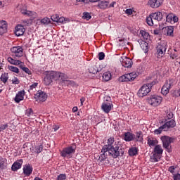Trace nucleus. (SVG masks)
I'll return each mask as SVG.
<instances>
[{
  "label": "nucleus",
  "instance_id": "nucleus-1",
  "mask_svg": "<svg viewBox=\"0 0 180 180\" xmlns=\"http://www.w3.org/2000/svg\"><path fill=\"white\" fill-rule=\"evenodd\" d=\"M101 153H103L98 155L97 162L98 165H105V161L108 158V155L105 153H108L109 157L117 158L120 155L121 157L124 155V148L119 144L118 141H115V137L110 136L107 140V143L103 146Z\"/></svg>",
  "mask_w": 180,
  "mask_h": 180
},
{
  "label": "nucleus",
  "instance_id": "nucleus-2",
  "mask_svg": "<svg viewBox=\"0 0 180 180\" xmlns=\"http://www.w3.org/2000/svg\"><path fill=\"white\" fill-rule=\"evenodd\" d=\"M68 75L65 73L57 72V71H46L45 72V77L44 79V84L46 86L51 85L53 81H63L70 82L72 84V81L68 80Z\"/></svg>",
  "mask_w": 180,
  "mask_h": 180
},
{
  "label": "nucleus",
  "instance_id": "nucleus-3",
  "mask_svg": "<svg viewBox=\"0 0 180 180\" xmlns=\"http://www.w3.org/2000/svg\"><path fill=\"white\" fill-rule=\"evenodd\" d=\"M155 85V81L143 84L138 91L137 95L139 98H144L151 92V88Z\"/></svg>",
  "mask_w": 180,
  "mask_h": 180
},
{
  "label": "nucleus",
  "instance_id": "nucleus-4",
  "mask_svg": "<svg viewBox=\"0 0 180 180\" xmlns=\"http://www.w3.org/2000/svg\"><path fill=\"white\" fill-rule=\"evenodd\" d=\"M77 150V145L73 143L70 146L64 148L60 153V157L63 158H72V154L75 153Z\"/></svg>",
  "mask_w": 180,
  "mask_h": 180
},
{
  "label": "nucleus",
  "instance_id": "nucleus-5",
  "mask_svg": "<svg viewBox=\"0 0 180 180\" xmlns=\"http://www.w3.org/2000/svg\"><path fill=\"white\" fill-rule=\"evenodd\" d=\"M77 150V145L73 143L70 146L64 148L60 153V157L63 158H72V154L75 153Z\"/></svg>",
  "mask_w": 180,
  "mask_h": 180
},
{
  "label": "nucleus",
  "instance_id": "nucleus-6",
  "mask_svg": "<svg viewBox=\"0 0 180 180\" xmlns=\"http://www.w3.org/2000/svg\"><path fill=\"white\" fill-rule=\"evenodd\" d=\"M161 141L162 142L164 148H165L168 153H172V149L171 148V146L169 148V146L172 143L175 141V138L169 137L168 136H163L161 137Z\"/></svg>",
  "mask_w": 180,
  "mask_h": 180
},
{
  "label": "nucleus",
  "instance_id": "nucleus-7",
  "mask_svg": "<svg viewBox=\"0 0 180 180\" xmlns=\"http://www.w3.org/2000/svg\"><path fill=\"white\" fill-rule=\"evenodd\" d=\"M138 76L139 73L132 72L131 73L124 74L120 77L119 81L120 82H130L131 81H134Z\"/></svg>",
  "mask_w": 180,
  "mask_h": 180
},
{
  "label": "nucleus",
  "instance_id": "nucleus-8",
  "mask_svg": "<svg viewBox=\"0 0 180 180\" xmlns=\"http://www.w3.org/2000/svg\"><path fill=\"white\" fill-rule=\"evenodd\" d=\"M167 49V42L161 41L158 44V46L156 47L158 58H162V57H164V56H165Z\"/></svg>",
  "mask_w": 180,
  "mask_h": 180
},
{
  "label": "nucleus",
  "instance_id": "nucleus-9",
  "mask_svg": "<svg viewBox=\"0 0 180 180\" xmlns=\"http://www.w3.org/2000/svg\"><path fill=\"white\" fill-rule=\"evenodd\" d=\"M149 105L154 108L160 106L161 102H162V97L157 95H152L148 99Z\"/></svg>",
  "mask_w": 180,
  "mask_h": 180
},
{
  "label": "nucleus",
  "instance_id": "nucleus-10",
  "mask_svg": "<svg viewBox=\"0 0 180 180\" xmlns=\"http://www.w3.org/2000/svg\"><path fill=\"white\" fill-rule=\"evenodd\" d=\"M162 123H164L163 127L164 131H168L170 129H174L176 126V122L174 120L163 119Z\"/></svg>",
  "mask_w": 180,
  "mask_h": 180
},
{
  "label": "nucleus",
  "instance_id": "nucleus-11",
  "mask_svg": "<svg viewBox=\"0 0 180 180\" xmlns=\"http://www.w3.org/2000/svg\"><path fill=\"white\" fill-rule=\"evenodd\" d=\"M120 61L122 67H124L125 68H131V67H133V60H131L130 58L122 56L120 58Z\"/></svg>",
  "mask_w": 180,
  "mask_h": 180
},
{
  "label": "nucleus",
  "instance_id": "nucleus-12",
  "mask_svg": "<svg viewBox=\"0 0 180 180\" xmlns=\"http://www.w3.org/2000/svg\"><path fill=\"white\" fill-rule=\"evenodd\" d=\"M112 108L113 103L109 100L104 101L101 105V109L104 111V113H109Z\"/></svg>",
  "mask_w": 180,
  "mask_h": 180
},
{
  "label": "nucleus",
  "instance_id": "nucleus-13",
  "mask_svg": "<svg viewBox=\"0 0 180 180\" xmlns=\"http://www.w3.org/2000/svg\"><path fill=\"white\" fill-rule=\"evenodd\" d=\"M11 51L15 57H23V48L21 46H14L11 49Z\"/></svg>",
  "mask_w": 180,
  "mask_h": 180
},
{
  "label": "nucleus",
  "instance_id": "nucleus-14",
  "mask_svg": "<svg viewBox=\"0 0 180 180\" xmlns=\"http://www.w3.org/2000/svg\"><path fill=\"white\" fill-rule=\"evenodd\" d=\"M35 99H37V101H39L40 102H46V101H47V94L41 90H39L35 94Z\"/></svg>",
  "mask_w": 180,
  "mask_h": 180
},
{
  "label": "nucleus",
  "instance_id": "nucleus-15",
  "mask_svg": "<svg viewBox=\"0 0 180 180\" xmlns=\"http://www.w3.org/2000/svg\"><path fill=\"white\" fill-rule=\"evenodd\" d=\"M163 2L164 0H149L148 5L153 9H157V8H160V5H162Z\"/></svg>",
  "mask_w": 180,
  "mask_h": 180
},
{
  "label": "nucleus",
  "instance_id": "nucleus-16",
  "mask_svg": "<svg viewBox=\"0 0 180 180\" xmlns=\"http://www.w3.org/2000/svg\"><path fill=\"white\" fill-rule=\"evenodd\" d=\"M22 171L25 176H30L33 172V166L30 164H26L24 165Z\"/></svg>",
  "mask_w": 180,
  "mask_h": 180
},
{
  "label": "nucleus",
  "instance_id": "nucleus-17",
  "mask_svg": "<svg viewBox=\"0 0 180 180\" xmlns=\"http://www.w3.org/2000/svg\"><path fill=\"white\" fill-rule=\"evenodd\" d=\"M165 15H167L165 12H155L150 14V16L154 19V20H158V22H160L162 20V18H164Z\"/></svg>",
  "mask_w": 180,
  "mask_h": 180
},
{
  "label": "nucleus",
  "instance_id": "nucleus-18",
  "mask_svg": "<svg viewBox=\"0 0 180 180\" xmlns=\"http://www.w3.org/2000/svg\"><path fill=\"white\" fill-rule=\"evenodd\" d=\"M166 17V22H168L169 23H171L172 25V23H176V22H178V17H176V15H174V13H169L168 15L165 14V15Z\"/></svg>",
  "mask_w": 180,
  "mask_h": 180
},
{
  "label": "nucleus",
  "instance_id": "nucleus-19",
  "mask_svg": "<svg viewBox=\"0 0 180 180\" xmlns=\"http://www.w3.org/2000/svg\"><path fill=\"white\" fill-rule=\"evenodd\" d=\"M25 30H26L25 29V27H23V25H18L15 27V36H18V37L23 36V34H25Z\"/></svg>",
  "mask_w": 180,
  "mask_h": 180
},
{
  "label": "nucleus",
  "instance_id": "nucleus-20",
  "mask_svg": "<svg viewBox=\"0 0 180 180\" xmlns=\"http://www.w3.org/2000/svg\"><path fill=\"white\" fill-rule=\"evenodd\" d=\"M23 164V160L20 159L15 161L11 166V170L15 172L18 171V169H20L22 168V165Z\"/></svg>",
  "mask_w": 180,
  "mask_h": 180
},
{
  "label": "nucleus",
  "instance_id": "nucleus-21",
  "mask_svg": "<svg viewBox=\"0 0 180 180\" xmlns=\"http://www.w3.org/2000/svg\"><path fill=\"white\" fill-rule=\"evenodd\" d=\"M97 8H98V9H102L103 11L108 9V8H109V1L106 0L98 1Z\"/></svg>",
  "mask_w": 180,
  "mask_h": 180
},
{
  "label": "nucleus",
  "instance_id": "nucleus-22",
  "mask_svg": "<svg viewBox=\"0 0 180 180\" xmlns=\"http://www.w3.org/2000/svg\"><path fill=\"white\" fill-rule=\"evenodd\" d=\"M25 99V90H22L18 91V93L15 95V102L16 103H19L20 101Z\"/></svg>",
  "mask_w": 180,
  "mask_h": 180
},
{
  "label": "nucleus",
  "instance_id": "nucleus-23",
  "mask_svg": "<svg viewBox=\"0 0 180 180\" xmlns=\"http://www.w3.org/2000/svg\"><path fill=\"white\" fill-rule=\"evenodd\" d=\"M138 43L140 44L141 49L144 51V53H148V43L143 39H139Z\"/></svg>",
  "mask_w": 180,
  "mask_h": 180
},
{
  "label": "nucleus",
  "instance_id": "nucleus-24",
  "mask_svg": "<svg viewBox=\"0 0 180 180\" xmlns=\"http://www.w3.org/2000/svg\"><path fill=\"white\" fill-rule=\"evenodd\" d=\"M8 30V23L5 20H0V33L1 34H4V33H6Z\"/></svg>",
  "mask_w": 180,
  "mask_h": 180
},
{
  "label": "nucleus",
  "instance_id": "nucleus-25",
  "mask_svg": "<svg viewBox=\"0 0 180 180\" xmlns=\"http://www.w3.org/2000/svg\"><path fill=\"white\" fill-rule=\"evenodd\" d=\"M128 154H129V157H136V155H137V154H139V148H137L136 146L131 147L128 150Z\"/></svg>",
  "mask_w": 180,
  "mask_h": 180
},
{
  "label": "nucleus",
  "instance_id": "nucleus-26",
  "mask_svg": "<svg viewBox=\"0 0 180 180\" xmlns=\"http://www.w3.org/2000/svg\"><path fill=\"white\" fill-rule=\"evenodd\" d=\"M147 144L149 147H155L158 144V141L154 138L148 137Z\"/></svg>",
  "mask_w": 180,
  "mask_h": 180
},
{
  "label": "nucleus",
  "instance_id": "nucleus-27",
  "mask_svg": "<svg viewBox=\"0 0 180 180\" xmlns=\"http://www.w3.org/2000/svg\"><path fill=\"white\" fill-rule=\"evenodd\" d=\"M136 137V135L133 134L131 132H126L124 134V140L125 141H133L134 140V138Z\"/></svg>",
  "mask_w": 180,
  "mask_h": 180
},
{
  "label": "nucleus",
  "instance_id": "nucleus-28",
  "mask_svg": "<svg viewBox=\"0 0 180 180\" xmlns=\"http://www.w3.org/2000/svg\"><path fill=\"white\" fill-rule=\"evenodd\" d=\"M165 84H166L171 89V88H174V86L176 85V80H175V79H168L165 82Z\"/></svg>",
  "mask_w": 180,
  "mask_h": 180
},
{
  "label": "nucleus",
  "instance_id": "nucleus-29",
  "mask_svg": "<svg viewBox=\"0 0 180 180\" xmlns=\"http://www.w3.org/2000/svg\"><path fill=\"white\" fill-rule=\"evenodd\" d=\"M8 160L5 158H0V169H6L8 168Z\"/></svg>",
  "mask_w": 180,
  "mask_h": 180
},
{
  "label": "nucleus",
  "instance_id": "nucleus-30",
  "mask_svg": "<svg viewBox=\"0 0 180 180\" xmlns=\"http://www.w3.org/2000/svg\"><path fill=\"white\" fill-rule=\"evenodd\" d=\"M153 153L159 155H162V153H164V150L161 147V145H156L154 148Z\"/></svg>",
  "mask_w": 180,
  "mask_h": 180
},
{
  "label": "nucleus",
  "instance_id": "nucleus-31",
  "mask_svg": "<svg viewBox=\"0 0 180 180\" xmlns=\"http://www.w3.org/2000/svg\"><path fill=\"white\" fill-rule=\"evenodd\" d=\"M161 159V155H158L157 153L153 154L152 156H150V162H158Z\"/></svg>",
  "mask_w": 180,
  "mask_h": 180
},
{
  "label": "nucleus",
  "instance_id": "nucleus-32",
  "mask_svg": "<svg viewBox=\"0 0 180 180\" xmlns=\"http://www.w3.org/2000/svg\"><path fill=\"white\" fill-rule=\"evenodd\" d=\"M112 79V73L110 72H105L103 74V80L105 82Z\"/></svg>",
  "mask_w": 180,
  "mask_h": 180
},
{
  "label": "nucleus",
  "instance_id": "nucleus-33",
  "mask_svg": "<svg viewBox=\"0 0 180 180\" xmlns=\"http://www.w3.org/2000/svg\"><path fill=\"white\" fill-rule=\"evenodd\" d=\"M134 139L136 141H139L140 143H143V132L141 131H137L136 133Z\"/></svg>",
  "mask_w": 180,
  "mask_h": 180
},
{
  "label": "nucleus",
  "instance_id": "nucleus-34",
  "mask_svg": "<svg viewBox=\"0 0 180 180\" xmlns=\"http://www.w3.org/2000/svg\"><path fill=\"white\" fill-rule=\"evenodd\" d=\"M8 79H9V75L6 72L2 73L0 77V80L3 84L8 82Z\"/></svg>",
  "mask_w": 180,
  "mask_h": 180
},
{
  "label": "nucleus",
  "instance_id": "nucleus-35",
  "mask_svg": "<svg viewBox=\"0 0 180 180\" xmlns=\"http://www.w3.org/2000/svg\"><path fill=\"white\" fill-rule=\"evenodd\" d=\"M169 89H171L165 84L161 89L162 95H168V94H169Z\"/></svg>",
  "mask_w": 180,
  "mask_h": 180
},
{
  "label": "nucleus",
  "instance_id": "nucleus-36",
  "mask_svg": "<svg viewBox=\"0 0 180 180\" xmlns=\"http://www.w3.org/2000/svg\"><path fill=\"white\" fill-rule=\"evenodd\" d=\"M70 20L68 18H65L64 17H58L57 23H60L61 25H65V23H68Z\"/></svg>",
  "mask_w": 180,
  "mask_h": 180
},
{
  "label": "nucleus",
  "instance_id": "nucleus-37",
  "mask_svg": "<svg viewBox=\"0 0 180 180\" xmlns=\"http://www.w3.org/2000/svg\"><path fill=\"white\" fill-rule=\"evenodd\" d=\"M88 70L90 74H98V72H100L101 71L98 68H96V66H91Z\"/></svg>",
  "mask_w": 180,
  "mask_h": 180
},
{
  "label": "nucleus",
  "instance_id": "nucleus-38",
  "mask_svg": "<svg viewBox=\"0 0 180 180\" xmlns=\"http://www.w3.org/2000/svg\"><path fill=\"white\" fill-rule=\"evenodd\" d=\"M19 68L24 72L25 74L28 75H32V71L29 69V68L25 67L23 65H20Z\"/></svg>",
  "mask_w": 180,
  "mask_h": 180
},
{
  "label": "nucleus",
  "instance_id": "nucleus-39",
  "mask_svg": "<svg viewBox=\"0 0 180 180\" xmlns=\"http://www.w3.org/2000/svg\"><path fill=\"white\" fill-rule=\"evenodd\" d=\"M153 17L151 16V14L146 18V23L148 25V26H154V22L153 21Z\"/></svg>",
  "mask_w": 180,
  "mask_h": 180
},
{
  "label": "nucleus",
  "instance_id": "nucleus-40",
  "mask_svg": "<svg viewBox=\"0 0 180 180\" xmlns=\"http://www.w3.org/2000/svg\"><path fill=\"white\" fill-rule=\"evenodd\" d=\"M140 34H141V37L144 40H148V37L150 36V34H148V32L144 30H141Z\"/></svg>",
  "mask_w": 180,
  "mask_h": 180
},
{
  "label": "nucleus",
  "instance_id": "nucleus-41",
  "mask_svg": "<svg viewBox=\"0 0 180 180\" xmlns=\"http://www.w3.org/2000/svg\"><path fill=\"white\" fill-rule=\"evenodd\" d=\"M43 148H44V146L42 144L35 146L34 153H36L37 154H40V153H41V151H43Z\"/></svg>",
  "mask_w": 180,
  "mask_h": 180
},
{
  "label": "nucleus",
  "instance_id": "nucleus-42",
  "mask_svg": "<svg viewBox=\"0 0 180 180\" xmlns=\"http://www.w3.org/2000/svg\"><path fill=\"white\" fill-rule=\"evenodd\" d=\"M91 18L92 16L91 15V13L88 12L83 13L82 19H85L86 20H91Z\"/></svg>",
  "mask_w": 180,
  "mask_h": 180
},
{
  "label": "nucleus",
  "instance_id": "nucleus-43",
  "mask_svg": "<svg viewBox=\"0 0 180 180\" xmlns=\"http://www.w3.org/2000/svg\"><path fill=\"white\" fill-rule=\"evenodd\" d=\"M8 68L12 72H15V74H19V68L15 66H8Z\"/></svg>",
  "mask_w": 180,
  "mask_h": 180
},
{
  "label": "nucleus",
  "instance_id": "nucleus-44",
  "mask_svg": "<svg viewBox=\"0 0 180 180\" xmlns=\"http://www.w3.org/2000/svg\"><path fill=\"white\" fill-rule=\"evenodd\" d=\"M41 25H49L50 23V18L46 17L40 20Z\"/></svg>",
  "mask_w": 180,
  "mask_h": 180
},
{
  "label": "nucleus",
  "instance_id": "nucleus-45",
  "mask_svg": "<svg viewBox=\"0 0 180 180\" xmlns=\"http://www.w3.org/2000/svg\"><path fill=\"white\" fill-rule=\"evenodd\" d=\"M21 13L25 16H32L33 15V12L27 10H22Z\"/></svg>",
  "mask_w": 180,
  "mask_h": 180
},
{
  "label": "nucleus",
  "instance_id": "nucleus-46",
  "mask_svg": "<svg viewBox=\"0 0 180 180\" xmlns=\"http://www.w3.org/2000/svg\"><path fill=\"white\" fill-rule=\"evenodd\" d=\"M162 130L164 131V127L162 125L158 129H155L154 134H161V133H162Z\"/></svg>",
  "mask_w": 180,
  "mask_h": 180
},
{
  "label": "nucleus",
  "instance_id": "nucleus-47",
  "mask_svg": "<svg viewBox=\"0 0 180 180\" xmlns=\"http://www.w3.org/2000/svg\"><path fill=\"white\" fill-rule=\"evenodd\" d=\"M67 179V174H60L58 175L56 180H65Z\"/></svg>",
  "mask_w": 180,
  "mask_h": 180
},
{
  "label": "nucleus",
  "instance_id": "nucleus-48",
  "mask_svg": "<svg viewBox=\"0 0 180 180\" xmlns=\"http://www.w3.org/2000/svg\"><path fill=\"white\" fill-rule=\"evenodd\" d=\"M25 115L28 117H30V116H32V115H33V110L32 108H29V109L26 110Z\"/></svg>",
  "mask_w": 180,
  "mask_h": 180
},
{
  "label": "nucleus",
  "instance_id": "nucleus-49",
  "mask_svg": "<svg viewBox=\"0 0 180 180\" xmlns=\"http://www.w3.org/2000/svg\"><path fill=\"white\" fill-rule=\"evenodd\" d=\"M167 33L168 36H171L174 33V27H168Z\"/></svg>",
  "mask_w": 180,
  "mask_h": 180
},
{
  "label": "nucleus",
  "instance_id": "nucleus-50",
  "mask_svg": "<svg viewBox=\"0 0 180 180\" xmlns=\"http://www.w3.org/2000/svg\"><path fill=\"white\" fill-rule=\"evenodd\" d=\"M174 180H180V171H178L175 174L172 176Z\"/></svg>",
  "mask_w": 180,
  "mask_h": 180
},
{
  "label": "nucleus",
  "instance_id": "nucleus-51",
  "mask_svg": "<svg viewBox=\"0 0 180 180\" xmlns=\"http://www.w3.org/2000/svg\"><path fill=\"white\" fill-rule=\"evenodd\" d=\"M59 17H60V15H58V14H55L51 17V20H53V22H57Z\"/></svg>",
  "mask_w": 180,
  "mask_h": 180
},
{
  "label": "nucleus",
  "instance_id": "nucleus-52",
  "mask_svg": "<svg viewBox=\"0 0 180 180\" xmlns=\"http://www.w3.org/2000/svg\"><path fill=\"white\" fill-rule=\"evenodd\" d=\"M175 166H170L168 169V171L170 174H172V175H175Z\"/></svg>",
  "mask_w": 180,
  "mask_h": 180
},
{
  "label": "nucleus",
  "instance_id": "nucleus-53",
  "mask_svg": "<svg viewBox=\"0 0 180 180\" xmlns=\"http://www.w3.org/2000/svg\"><path fill=\"white\" fill-rule=\"evenodd\" d=\"M173 117H174V113H172V112H167V120H172Z\"/></svg>",
  "mask_w": 180,
  "mask_h": 180
},
{
  "label": "nucleus",
  "instance_id": "nucleus-54",
  "mask_svg": "<svg viewBox=\"0 0 180 180\" xmlns=\"http://www.w3.org/2000/svg\"><path fill=\"white\" fill-rule=\"evenodd\" d=\"M6 129H8V124H2L0 125V132L6 130Z\"/></svg>",
  "mask_w": 180,
  "mask_h": 180
},
{
  "label": "nucleus",
  "instance_id": "nucleus-55",
  "mask_svg": "<svg viewBox=\"0 0 180 180\" xmlns=\"http://www.w3.org/2000/svg\"><path fill=\"white\" fill-rule=\"evenodd\" d=\"M20 83V81H19V79H18V77H14L12 79V84H13L14 85H18Z\"/></svg>",
  "mask_w": 180,
  "mask_h": 180
},
{
  "label": "nucleus",
  "instance_id": "nucleus-56",
  "mask_svg": "<svg viewBox=\"0 0 180 180\" xmlns=\"http://www.w3.org/2000/svg\"><path fill=\"white\" fill-rule=\"evenodd\" d=\"M98 59L100 60H105V53L103 52L98 53Z\"/></svg>",
  "mask_w": 180,
  "mask_h": 180
},
{
  "label": "nucleus",
  "instance_id": "nucleus-57",
  "mask_svg": "<svg viewBox=\"0 0 180 180\" xmlns=\"http://www.w3.org/2000/svg\"><path fill=\"white\" fill-rule=\"evenodd\" d=\"M37 85H39V83L37 82H34V84H32L31 86H30V89L31 91H33L34 89V88H36L37 86Z\"/></svg>",
  "mask_w": 180,
  "mask_h": 180
},
{
  "label": "nucleus",
  "instance_id": "nucleus-58",
  "mask_svg": "<svg viewBox=\"0 0 180 180\" xmlns=\"http://www.w3.org/2000/svg\"><path fill=\"white\" fill-rule=\"evenodd\" d=\"M20 64H23V63L19 60H15L13 65H20Z\"/></svg>",
  "mask_w": 180,
  "mask_h": 180
},
{
  "label": "nucleus",
  "instance_id": "nucleus-59",
  "mask_svg": "<svg viewBox=\"0 0 180 180\" xmlns=\"http://www.w3.org/2000/svg\"><path fill=\"white\" fill-rule=\"evenodd\" d=\"M170 57L171 58H172V60H174V58H176V57H178V54L174 53L173 51H172L170 53Z\"/></svg>",
  "mask_w": 180,
  "mask_h": 180
},
{
  "label": "nucleus",
  "instance_id": "nucleus-60",
  "mask_svg": "<svg viewBox=\"0 0 180 180\" xmlns=\"http://www.w3.org/2000/svg\"><path fill=\"white\" fill-rule=\"evenodd\" d=\"M125 13H127V15H131V13H133V10H131V8H127L125 11Z\"/></svg>",
  "mask_w": 180,
  "mask_h": 180
},
{
  "label": "nucleus",
  "instance_id": "nucleus-61",
  "mask_svg": "<svg viewBox=\"0 0 180 180\" xmlns=\"http://www.w3.org/2000/svg\"><path fill=\"white\" fill-rule=\"evenodd\" d=\"M7 60L10 64L13 65V63H15V59H13L12 57H8Z\"/></svg>",
  "mask_w": 180,
  "mask_h": 180
},
{
  "label": "nucleus",
  "instance_id": "nucleus-62",
  "mask_svg": "<svg viewBox=\"0 0 180 180\" xmlns=\"http://www.w3.org/2000/svg\"><path fill=\"white\" fill-rule=\"evenodd\" d=\"M116 1H112L110 5L108 4V8H115Z\"/></svg>",
  "mask_w": 180,
  "mask_h": 180
},
{
  "label": "nucleus",
  "instance_id": "nucleus-63",
  "mask_svg": "<svg viewBox=\"0 0 180 180\" xmlns=\"http://www.w3.org/2000/svg\"><path fill=\"white\" fill-rule=\"evenodd\" d=\"M53 129H54V131H57V130H58V129H60V127L58 125H54L53 127Z\"/></svg>",
  "mask_w": 180,
  "mask_h": 180
},
{
  "label": "nucleus",
  "instance_id": "nucleus-64",
  "mask_svg": "<svg viewBox=\"0 0 180 180\" xmlns=\"http://www.w3.org/2000/svg\"><path fill=\"white\" fill-rule=\"evenodd\" d=\"M72 112H73V113L78 112V107H77V106L73 107Z\"/></svg>",
  "mask_w": 180,
  "mask_h": 180
}]
</instances>
